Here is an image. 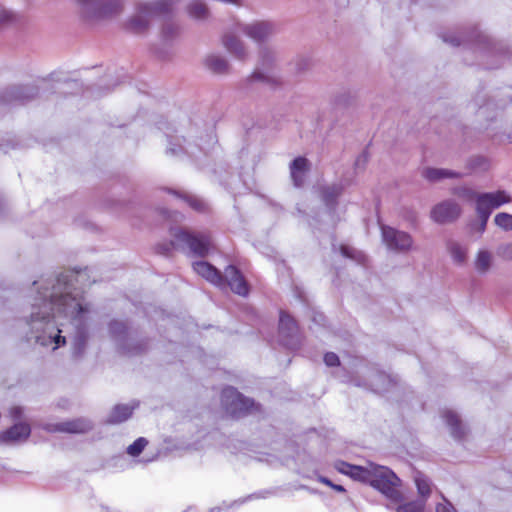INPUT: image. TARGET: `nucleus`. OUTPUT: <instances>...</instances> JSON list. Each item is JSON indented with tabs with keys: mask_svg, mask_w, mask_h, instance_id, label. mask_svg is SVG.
I'll return each mask as SVG.
<instances>
[{
	"mask_svg": "<svg viewBox=\"0 0 512 512\" xmlns=\"http://www.w3.org/2000/svg\"><path fill=\"white\" fill-rule=\"evenodd\" d=\"M80 276V274L63 273L56 279H49L48 284L51 287L38 291L28 323L32 330L43 332L35 336L36 343L42 346L54 344L53 350H55L66 343L59 328L63 323L58 319L61 316L69 319L76 328L72 352L76 358L80 357L86 348L88 331L85 322L90 312L88 305L83 303L82 297H79L78 293L73 294L75 289L72 281Z\"/></svg>",
	"mask_w": 512,
	"mask_h": 512,
	"instance_id": "obj_1",
	"label": "nucleus"
},
{
	"mask_svg": "<svg viewBox=\"0 0 512 512\" xmlns=\"http://www.w3.org/2000/svg\"><path fill=\"white\" fill-rule=\"evenodd\" d=\"M170 235L173 240L158 244V253L168 255L174 249L188 247L194 255L204 257L212 246L211 238L207 234H191L181 228H171Z\"/></svg>",
	"mask_w": 512,
	"mask_h": 512,
	"instance_id": "obj_2",
	"label": "nucleus"
},
{
	"mask_svg": "<svg viewBox=\"0 0 512 512\" xmlns=\"http://www.w3.org/2000/svg\"><path fill=\"white\" fill-rule=\"evenodd\" d=\"M177 1L159 0L157 2L136 3L135 14L127 20L126 29L135 34L145 32L153 18L169 15Z\"/></svg>",
	"mask_w": 512,
	"mask_h": 512,
	"instance_id": "obj_3",
	"label": "nucleus"
},
{
	"mask_svg": "<svg viewBox=\"0 0 512 512\" xmlns=\"http://www.w3.org/2000/svg\"><path fill=\"white\" fill-rule=\"evenodd\" d=\"M370 485L394 502H398L402 498V494L398 489L400 479L392 470L385 466L377 465Z\"/></svg>",
	"mask_w": 512,
	"mask_h": 512,
	"instance_id": "obj_4",
	"label": "nucleus"
},
{
	"mask_svg": "<svg viewBox=\"0 0 512 512\" xmlns=\"http://www.w3.org/2000/svg\"><path fill=\"white\" fill-rule=\"evenodd\" d=\"M221 402L227 414L233 418L245 416L255 406L253 399L243 396L233 387H226L222 390Z\"/></svg>",
	"mask_w": 512,
	"mask_h": 512,
	"instance_id": "obj_5",
	"label": "nucleus"
},
{
	"mask_svg": "<svg viewBox=\"0 0 512 512\" xmlns=\"http://www.w3.org/2000/svg\"><path fill=\"white\" fill-rule=\"evenodd\" d=\"M382 240L389 250L406 253L412 249L413 238L405 232L387 225H381Z\"/></svg>",
	"mask_w": 512,
	"mask_h": 512,
	"instance_id": "obj_6",
	"label": "nucleus"
},
{
	"mask_svg": "<svg viewBox=\"0 0 512 512\" xmlns=\"http://www.w3.org/2000/svg\"><path fill=\"white\" fill-rule=\"evenodd\" d=\"M274 63V54L269 49L265 48L260 51L259 64L253 74L250 76V81H259L270 87H276L280 84L277 76L270 73Z\"/></svg>",
	"mask_w": 512,
	"mask_h": 512,
	"instance_id": "obj_7",
	"label": "nucleus"
},
{
	"mask_svg": "<svg viewBox=\"0 0 512 512\" xmlns=\"http://www.w3.org/2000/svg\"><path fill=\"white\" fill-rule=\"evenodd\" d=\"M511 197L504 190L480 193L477 196L476 212L483 214L484 218L490 216L492 211L503 204L510 203Z\"/></svg>",
	"mask_w": 512,
	"mask_h": 512,
	"instance_id": "obj_8",
	"label": "nucleus"
},
{
	"mask_svg": "<svg viewBox=\"0 0 512 512\" xmlns=\"http://www.w3.org/2000/svg\"><path fill=\"white\" fill-rule=\"evenodd\" d=\"M38 95L34 86H13L0 92V104L23 105Z\"/></svg>",
	"mask_w": 512,
	"mask_h": 512,
	"instance_id": "obj_9",
	"label": "nucleus"
},
{
	"mask_svg": "<svg viewBox=\"0 0 512 512\" xmlns=\"http://www.w3.org/2000/svg\"><path fill=\"white\" fill-rule=\"evenodd\" d=\"M462 213L458 203L453 200H446L435 205L431 212V219L438 224L451 223L457 220Z\"/></svg>",
	"mask_w": 512,
	"mask_h": 512,
	"instance_id": "obj_10",
	"label": "nucleus"
},
{
	"mask_svg": "<svg viewBox=\"0 0 512 512\" xmlns=\"http://www.w3.org/2000/svg\"><path fill=\"white\" fill-rule=\"evenodd\" d=\"M222 275L224 285L221 288L228 286L235 294L243 297H246L249 294V285L236 266H227L224 270V274Z\"/></svg>",
	"mask_w": 512,
	"mask_h": 512,
	"instance_id": "obj_11",
	"label": "nucleus"
},
{
	"mask_svg": "<svg viewBox=\"0 0 512 512\" xmlns=\"http://www.w3.org/2000/svg\"><path fill=\"white\" fill-rule=\"evenodd\" d=\"M92 423L85 418H77L56 424H48L45 429L50 432L86 433L92 429Z\"/></svg>",
	"mask_w": 512,
	"mask_h": 512,
	"instance_id": "obj_12",
	"label": "nucleus"
},
{
	"mask_svg": "<svg viewBox=\"0 0 512 512\" xmlns=\"http://www.w3.org/2000/svg\"><path fill=\"white\" fill-rule=\"evenodd\" d=\"M241 30L252 40L262 42L275 33V26L268 21L242 25Z\"/></svg>",
	"mask_w": 512,
	"mask_h": 512,
	"instance_id": "obj_13",
	"label": "nucleus"
},
{
	"mask_svg": "<svg viewBox=\"0 0 512 512\" xmlns=\"http://www.w3.org/2000/svg\"><path fill=\"white\" fill-rule=\"evenodd\" d=\"M124 8L123 0H100L89 20H101L120 14Z\"/></svg>",
	"mask_w": 512,
	"mask_h": 512,
	"instance_id": "obj_14",
	"label": "nucleus"
},
{
	"mask_svg": "<svg viewBox=\"0 0 512 512\" xmlns=\"http://www.w3.org/2000/svg\"><path fill=\"white\" fill-rule=\"evenodd\" d=\"M290 176L295 187H302L305 183L306 175L310 170V162L307 158L296 157L289 165Z\"/></svg>",
	"mask_w": 512,
	"mask_h": 512,
	"instance_id": "obj_15",
	"label": "nucleus"
},
{
	"mask_svg": "<svg viewBox=\"0 0 512 512\" xmlns=\"http://www.w3.org/2000/svg\"><path fill=\"white\" fill-rule=\"evenodd\" d=\"M193 270L215 286L222 287L224 279L222 273L205 261H197L193 264Z\"/></svg>",
	"mask_w": 512,
	"mask_h": 512,
	"instance_id": "obj_16",
	"label": "nucleus"
},
{
	"mask_svg": "<svg viewBox=\"0 0 512 512\" xmlns=\"http://www.w3.org/2000/svg\"><path fill=\"white\" fill-rule=\"evenodd\" d=\"M279 332L280 335L284 338L285 345H291L292 338L296 336L298 332L296 321L284 311L280 312Z\"/></svg>",
	"mask_w": 512,
	"mask_h": 512,
	"instance_id": "obj_17",
	"label": "nucleus"
},
{
	"mask_svg": "<svg viewBox=\"0 0 512 512\" xmlns=\"http://www.w3.org/2000/svg\"><path fill=\"white\" fill-rule=\"evenodd\" d=\"M30 433L31 429L29 424L18 423L3 432L0 435V440L4 443L25 440L29 437Z\"/></svg>",
	"mask_w": 512,
	"mask_h": 512,
	"instance_id": "obj_18",
	"label": "nucleus"
},
{
	"mask_svg": "<svg viewBox=\"0 0 512 512\" xmlns=\"http://www.w3.org/2000/svg\"><path fill=\"white\" fill-rule=\"evenodd\" d=\"M138 406V403L133 405L127 404H117L111 410L107 422L110 424H118L129 419L134 411V409Z\"/></svg>",
	"mask_w": 512,
	"mask_h": 512,
	"instance_id": "obj_19",
	"label": "nucleus"
},
{
	"mask_svg": "<svg viewBox=\"0 0 512 512\" xmlns=\"http://www.w3.org/2000/svg\"><path fill=\"white\" fill-rule=\"evenodd\" d=\"M223 45L229 53L233 54L239 60H244L247 56L243 43L234 35L225 34L223 36Z\"/></svg>",
	"mask_w": 512,
	"mask_h": 512,
	"instance_id": "obj_20",
	"label": "nucleus"
},
{
	"mask_svg": "<svg viewBox=\"0 0 512 512\" xmlns=\"http://www.w3.org/2000/svg\"><path fill=\"white\" fill-rule=\"evenodd\" d=\"M343 187L340 184H333L321 188V198L324 204L334 209L337 205V199L342 194Z\"/></svg>",
	"mask_w": 512,
	"mask_h": 512,
	"instance_id": "obj_21",
	"label": "nucleus"
},
{
	"mask_svg": "<svg viewBox=\"0 0 512 512\" xmlns=\"http://www.w3.org/2000/svg\"><path fill=\"white\" fill-rule=\"evenodd\" d=\"M443 419L450 427L451 434L455 439H461L464 436L465 431L457 414L446 410L443 412Z\"/></svg>",
	"mask_w": 512,
	"mask_h": 512,
	"instance_id": "obj_22",
	"label": "nucleus"
},
{
	"mask_svg": "<svg viewBox=\"0 0 512 512\" xmlns=\"http://www.w3.org/2000/svg\"><path fill=\"white\" fill-rule=\"evenodd\" d=\"M205 66L216 74H224L229 69L227 60L220 55L212 54L206 57Z\"/></svg>",
	"mask_w": 512,
	"mask_h": 512,
	"instance_id": "obj_23",
	"label": "nucleus"
},
{
	"mask_svg": "<svg viewBox=\"0 0 512 512\" xmlns=\"http://www.w3.org/2000/svg\"><path fill=\"white\" fill-rule=\"evenodd\" d=\"M423 176L431 182H437L444 178H459L461 174L448 169L426 168Z\"/></svg>",
	"mask_w": 512,
	"mask_h": 512,
	"instance_id": "obj_24",
	"label": "nucleus"
},
{
	"mask_svg": "<svg viewBox=\"0 0 512 512\" xmlns=\"http://www.w3.org/2000/svg\"><path fill=\"white\" fill-rule=\"evenodd\" d=\"M377 465L370 463L368 466H357L352 472L351 478L363 483L371 484Z\"/></svg>",
	"mask_w": 512,
	"mask_h": 512,
	"instance_id": "obj_25",
	"label": "nucleus"
},
{
	"mask_svg": "<svg viewBox=\"0 0 512 512\" xmlns=\"http://www.w3.org/2000/svg\"><path fill=\"white\" fill-rule=\"evenodd\" d=\"M188 15L196 20H204L209 16V11L206 5L199 1L190 3L187 7Z\"/></svg>",
	"mask_w": 512,
	"mask_h": 512,
	"instance_id": "obj_26",
	"label": "nucleus"
},
{
	"mask_svg": "<svg viewBox=\"0 0 512 512\" xmlns=\"http://www.w3.org/2000/svg\"><path fill=\"white\" fill-rule=\"evenodd\" d=\"M492 263V255L487 250H480L475 260V268L480 273H486Z\"/></svg>",
	"mask_w": 512,
	"mask_h": 512,
	"instance_id": "obj_27",
	"label": "nucleus"
},
{
	"mask_svg": "<svg viewBox=\"0 0 512 512\" xmlns=\"http://www.w3.org/2000/svg\"><path fill=\"white\" fill-rule=\"evenodd\" d=\"M448 250L454 260L458 264H463L466 261L467 249L457 242H449Z\"/></svg>",
	"mask_w": 512,
	"mask_h": 512,
	"instance_id": "obj_28",
	"label": "nucleus"
},
{
	"mask_svg": "<svg viewBox=\"0 0 512 512\" xmlns=\"http://www.w3.org/2000/svg\"><path fill=\"white\" fill-rule=\"evenodd\" d=\"M415 483L417 486L418 493L422 497L421 500H424V502H426V499L429 497L431 493V484L429 479H427L422 474H418L415 477Z\"/></svg>",
	"mask_w": 512,
	"mask_h": 512,
	"instance_id": "obj_29",
	"label": "nucleus"
},
{
	"mask_svg": "<svg viewBox=\"0 0 512 512\" xmlns=\"http://www.w3.org/2000/svg\"><path fill=\"white\" fill-rule=\"evenodd\" d=\"M109 331L111 336L116 340H125L128 329L123 322L112 321L109 324Z\"/></svg>",
	"mask_w": 512,
	"mask_h": 512,
	"instance_id": "obj_30",
	"label": "nucleus"
},
{
	"mask_svg": "<svg viewBox=\"0 0 512 512\" xmlns=\"http://www.w3.org/2000/svg\"><path fill=\"white\" fill-rule=\"evenodd\" d=\"M18 21V16L13 11L0 7V28L9 27Z\"/></svg>",
	"mask_w": 512,
	"mask_h": 512,
	"instance_id": "obj_31",
	"label": "nucleus"
},
{
	"mask_svg": "<svg viewBox=\"0 0 512 512\" xmlns=\"http://www.w3.org/2000/svg\"><path fill=\"white\" fill-rule=\"evenodd\" d=\"M425 507L424 500H414L404 504H401L397 507V512H422Z\"/></svg>",
	"mask_w": 512,
	"mask_h": 512,
	"instance_id": "obj_32",
	"label": "nucleus"
},
{
	"mask_svg": "<svg viewBox=\"0 0 512 512\" xmlns=\"http://www.w3.org/2000/svg\"><path fill=\"white\" fill-rule=\"evenodd\" d=\"M180 28L173 21H167L164 23L162 28V37L165 40H172L174 37L179 35Z\"/></svg>",
	"mask_w": 512,
	"mask_h": 512,
	"instance_id": "obj_33",
	"label": "nucleus"
},
{
	"mask_svg": "<svg viewBox=\"0 0 512 512\" xmlns=\"http://www.w3.org/2000/svg\"><path fill=\"white\" fill-rule=\"evenodd\" d=\"M495 224L505 231L512 230V215L508 213H498L494 218Z\"/></svg>",
	"mask_w": 512,
	"mask_h": 512,
	"instance_id": "obj_34",
	"label": "nucleus"
},
{
	"mask_svg": "<svg viewBox=\"0 0 512 512\" xmlns=\"http://www.w3.org/2000/svg\"><path fill=\"white\" fill-rule=\"evenodd\" d=\"M75 1L81 6L82 13H83L84 17L89 20L93 14V10H95V8L97 7L100 0H75Z\"/></svg>",
	"mask_w": 512,
	"mask_h": 512,
	"instance_id": "obj_35",
	"label": "nucleus"
},
{
	"mask_svg": "<svg viewBox=\"0 0 512 512\" xmlns=\"http://www.w3.org/2000/svg\"><path fill=\"white\" fill-rule=\"evenodd\" d=\"M147 444L148 441L145 438L140 437L137 440H135L131 445L128 446L127 453L134 457L138 456L143 451Z\"/></svg>",
	"mask_w": 512,
	"mask_h": 512,
	"instance_id": "obj_36",
	"label": "nucleus"
},
{
	"mask_svg": "<svg viewBox=\"0 0 512 512\" xmlns=\"http://www.w3.org/2000/svg\"><path fill=\"white\" fill-rule=\"evenodd\" d=\"M191 208L198 212H204L207 209L206 203L194 196H185L184 198Z\"/></svg>",
	"mask_w": 512,
	"mask_h": 512,
	"instance_id": "obj_37",
	"label": "nucleus"
},
{
	"mask_svg": "<svg viewBox=\"0 0 512 512\" xmlns=\"http://www.w3.org/2000/svg\"><path fill=\"white\" fill-rule=\"evenodd\" d=\"M454 193L459 197L465 198L468 201L474 200L475 203L477 202V196L480 194L476 193L475 191L467 187L457 188L455 189Z\"/></svg>",
	"mask_w": 512,
	"mask_h": 512,
	"instance_id": "obj_38",
	"label": "nucleus"
},
{
	"mask_svg": "<svg viewBox=\"0 0 512 512\" xmlns=\"http://www.w3.org/2000/svg\"><path fill=\"white\" fill-rule=\"evenodd\" d=\"M340 250H341L342 255L347 258H352V259H356V260L360 261L364 257L360 252H358L354 248H351L346 245H342Z\"/></svg>",
	"mask_w": 512,
	"mask_h": 512,
	"instance_id": "obj_39",
	"label": "nucleus"
},
{
	"mask_svg": "<svg viewBox=\"0 0 512 512\" xmlns=\"http://www.w3.org/2000/svg\"><path fill=\"white\" fill-rule=\"evenodd\" d=\"M354 468H356V465L349 464L344 461H338L335 463V469L345 475L352 476V472L354 471Z\"/></svg>",
	"mask_w": 512,
	"mask_h": 512,
	"instance_id": "obj_40",
	"label": "nucleus"
},
{
	"mask_svg": "<svg viewBox=\"0 0 512 512\" xmlns=\"http://www.w3.org/2000/svg\"><path fill=\"white\" fill-rule=\"evenodd\" d=\"M324 362L329 367H336L340 365V360L337 354L333 352H327L324 355Z\"/></svg>",
	"mask_w": 512,
	"mask_h": 512,
	"instance_id": "obj_41",
	"label": "nucleus"
},
{
	"mask_svg": "<svg viewBox=\"0 0 512 512\" xmlns=\"http://www.w3.org/2000/svg\"><path fill=\"white\" fill-rule=\"evenodd\" d=\"M166 153L171 156H179L183 153V148L181 145H175L170 143L169 147L166 150Z\"/></svg>",
	"mask_w": 512,
	"mask_h": 512,
	"instance_id": "obj_42",
	"label": "nucleus"
},
{
	"mask_svg": "<svg viewBox=\"0 0 512 512\" xmlns=\"http://www.w3.org/2000/svg\"><path fill=\"white\" fill-rule=\"evenodd\" d=\"M121 349H122L123 353L129 354V355L138 354V353L144 351V348H142L141 346L129 348V347H127V345L125 343L121 344Z\"/></svg>",
	"mask_w": 512,
	"mask_h": 512,
	"instance_id": "obj_43",
	"label": "nucleus"
},
{
	"mask_svg": "<svg viewBox=\"0 0 512 512\" xmlns=\"http://www.w3.org/2000/svg\"><path fill=\"white\" fill-rule=\"evenodd\" d=\"M476 213L480 220L478 231L482 234L486 229V225H487V222H488L490 216H487L486 218H484L483 214H481L480 212H476Z\"/></svg>",
	"mask_w": 512,
	"mask_h": 512,
	"instance_id": "obj_44",
	"label": "nucleus"
},
{
	"mask_svg": "<svg viewBox=\"0 0 512 512\" xmlns=\"http://www.w3.org/2000/svg\"><path fill=\"white\" fill-rule=\"evenodd\" d=\"M442 39H443L444 42L449 43V44H451L453 46H459L461 44V40L457 36H449L448 37L446 35H443Z\"/></svg>",
	"mask_w": 512,
	"mask_h": 512,
	"instance_id": "obj_45",
	"label": "nucleus"
},
{
	"mask_svg": "<svg viewBox=\"0 0 512 512\" xmlns=\"http://www.w3.org/2000/svg\"><path fill=\"white\" fill-rule=\"evenodd\" d=\"M436 512H456L454 507L450 503L438 504Z\"/></svg>",
	"mask_w": 512,
	"mask_h": 512,
	"instance_id": "obj_46",
	"label": "nucleus"
},
{
	"mask_svg": "<svg viewBox=\"0 0 512 512\" xmlns=\"http://www.w3.org/2000/svg\"><path fill=\"white\" fill-rule=\"evenodd\" d=\"M501 256L506 260H512V243L502 248Z\"/></svg>",
	"mask_w": 512,
	"mask_h": 512,
	"instance_id": "obj_47",
	"label": "nucleus"
},
{
	"mask_svg": "<svg viewBox=\"0 0 512 512\" xmlns=\"http://www.w3.org/2000/svg\"><path fill=\"white\" fill-rule=\"evenodd\" d=\"M11 418L14 420L20 419L23 413V409L19 406H14L9 411Z\"/></svg>",
	"mask_w": 512,
	"mask_h": 512,
	"instance_id": "obj_48",
	"label": "nucleus"
},
{
	"mask_svg": "<svg viewBox=\"0 0 512 512\" xmlns=\"http://www.w3.org/2000/svg\"><path fill=\"white\" fill-rule=\"evenodd\" d=\"M319 480L321 483L328 485L330 487H332V485H333V483L326 477H320Z\"/></svg>",
	"mask_w": 512,
	"mask_h": 512,
	"instance_id": "obj_49",
	"label": "nucleus"
},
{
	"mask_svg": "<svg viewBox=\"0 0 512 512\" xmlns=\"http://www.w3.org/2000/svg\"><path fill=\"white\" fill-rule=\"evenodd\" d=\"M332 488H333L334 490L338 491V492H344V491H345V489H344V487H343V486H341V485H337V484H333V485H332Z\"/></svg>",
	"mask_w": 512,
	"mask_h": 512,
	"instance_id": "obj_50",
	"label": "nucleus"
},
{
	"mask_svg": "<svg viewBox=\"0 0 512 512\" xmlns=\"http://www.w3.org/2000/svg\"><path fill=\"white\" fill-rule=\"evenodd\" d=\"M379 377L382 378V379H386L385 375H379Z\"/></svg>",
	"mask_w": 512,
	"mask_h": 512,
	"instance_id": "obj_51",
	"label": "nucleus"
}]
</instances>
